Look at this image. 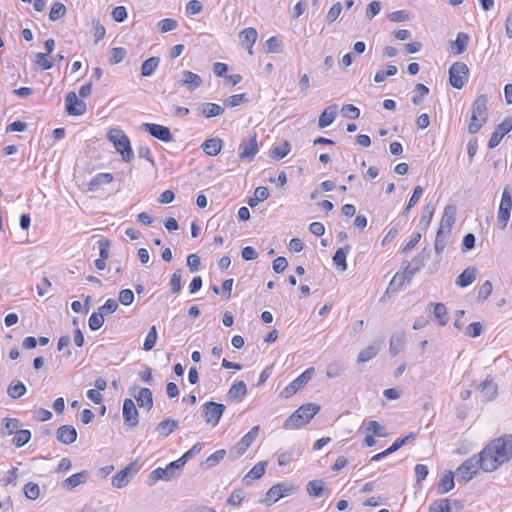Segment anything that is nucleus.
Listing matches in <instances>:
<instances>
[{"label":"nucleus","instance_id":"nucleus-1","mask_svg":"<svg viewBox=\"0 0 512 512\" xmlns=\"http://www.w3.org/2000/svg\"><path fill=\"white\" fill-rule=\"evenodd\" d=\"M482 470L493 472L512 458V435L505 434L487 444L479 453Z\"/></svg>","mask_w":512,"mask_h":512},{"label":"nucleus","instance_id":"nucleus-2","mask_svg":"<svg viewBox=\"0 0 512 512\" xmlns=\"http://www.w3.org/2000/svg\"><path fill=\"white\" fill-rule=\"evenodd\" d=\"M320 410V406L308 403L300 406L284 422L285 428H299L307 424Z\"/></svg>","mask_w":512,"mask_h":512},{"label":"nucleus","instance_id":"nucleus-3","mask_svg":"<svg viewBox=\"0 0 512 512\" xmlns=\"http://www.w3.org/2000/svg\"><path fill=\"white\" fill-rule=\"evenodd\" d=\"M107 138L113 143L115 150L121 154L123 161L130 162L133 159L134 153L130 140L121 129H110L107 133Z\"/></svg>","mask_w":512,"mask_h":512},{"label":"nucleus","instance_id":"nucleus-4","mask_svg":"<svg viewBox=\"0 0 512 512\" xmlns=\"http://www.w3.org/2000/svg\"><path fill=\"white\" fill-rule=\"evenodd\" d=\"M183 469L182 461H172L165 468H156L149 474V483L150 485H154L159 480L163 481H171L177 478Z\"/></svg>","mask_w":512,"mask_h":512},{"label":"nucleus","instance_id":"nucleus-5","mask_svg":"<svg viewBox=\"0 0 512 512\" xmlns=\"http://www.w3.org/2000/svg\"><path fill=\"white\" fill-rule=\"evenodd\" d=\"M260 426L256 425L246 433L228 452V457L235 460L242 456L258 437Z\"/></svg>","mask_w":512,"mask_h":512},{"label":"nucleus","instance_id":"nucleus-6","mask_svg":"<svg viewBox=\"0 0 512 512\" xmlns=\"http://www.w3.org/2000/svg\"><path fill=\"white\" fill-rule=\"evenodd\" d=\"M479 468L482 469L479 454L465 460L456 470L458 481L464 483L470 481L477 474Z\"/></svg>","mask_w":512,"mask_h":512},{"label":"nucleus","instance_id":"nucleus-7","mask_svg":"<svg viewBox=\"0 0 512 512\" xmlns=\"http://www.w3.org/2000/svg\"><path fill=\"white\" fill-rule=\"evenodd\" d=\"M315 368L310 367L306 369L301 375L294 379L288 386H286L280 393L282 398H290L298 390L303 388L314 376Z\"/></svg>","mask_w":512,"mask_h":512},{"label":"nucleus","instance_id":"nucleus-8","mask_svg":"<svg viewBox=\"0 0 512 512\" xmlns=\"http://www.w3.org/2000/svg\"><path fill=\"white\" fill-rule=\"evenodd\" d=\"M469 69L464 62H455L449 68V82L452 87L461 89L468 80Z\"/></svg>","mask_w":512,"mask_h":512},{"label":"nucleus","instance_id":"nucleus-9","mask_svg":"<svg viewBox=\"0 0 512 512\" xmlns=\"http://www.w3.org/2000/svg\"><path fill=\"white\" fill-rule=\"evenodd\" d=\"M225 408L226 407L224 404L213 401L204 403L202 407V414L205 422L210 424L212 427L217 426L225 411Z\"/></svg>","mask_w":512,"mask_h":512},{"label":"nucleus","instance_id":"nucleus-10","mask_svg":"<svg viewBox=\"0 0 512 512\" xmlns=\"http://www.w3.org/2000/svg\"><path fill=\"white\" fill-rule=\"evenodd\" d=\"M294 490L295 487L292 484L280 483L273 485L266 493L264 502L267 505H272L281 498L291 495L294 492Z\"/></svg>","mask_w":512,"mask_h":512},{"label":"nucleus","instance_id":"nucleus-11","mask_svg":"<svg viewBox=\"0 0 512 512\" xmlns=\"http://www.w3.org/2000/svg\"><path fill=\"white\" fill-rule=\"evenodd\" d=\"M258 144L256 140V133L244 138L239 145V158L241 160H252L258 153Z\"/></svg>","mask_w":512,"mask_h":512},{"label":"nucleus","instance_id":"nucleus-12","mask_svg":"<svg viewBox=\"0 0 512 512\" xmlns=\"http://www.w3.org/2000/svg\"><path fill=\"white\" fill-rule=\"evenodd\" d=\"M141 129L160 141L171 142L174 140L170 129L166 126L154 123H143Z\"/></svg>","mask_w":512,"mask_h":512},{"label":"nucleus","instance_id":"nucleus-13","mask_svg":"<svg viewBox=\"0 0 512 512\" xmlns=\"http://www.w3.org/2000/svg\"><path fill=\"white\" fill-rule=\"evenodd\" d=\"M65 107L67 113L71 116H81L86 112V103L79 99L73 91L67 93Z\"/></svg>","mask_w":512,"mask_h":512},{"label":"nucleus","instance_id":"nucleus-14","mask_svg":"<svg viewBox=\"0 0 512 512\" xmlns=\"http://www.w3.org/2000/svg\"><path fill=\"white\" fill-rule=\"evenodd\" d=\"M512 130V118L507 117L505 118L495 129V131L492 133L489 141H488V147L490 149H493L499 145L502 138L509 133Z\"/></svg>","mask_w":512,"mask_h":512},{"label":"nucleus","instance_id":"nucleus-15","mask_svg":"<svg viewBox=\"0 0 512 512\" xmlns=\"http://www.w3.org/2000/svg\"><path fill=\"white\" fill-rule=\"evenodd\" d=\"M124 423L130 427H136L139 423V413L132 399H125L123 402Z\"/></svg>","mask_w":512,"mask_h":512},{"label":"nucleus","instance_id":"nucleus-16","mask_svg":"<svg viewBox=\"0 0 512 512\" xmlns=\"http://www.w3.org/2000/svg\"><path fill=\"white\" fill-rule=\"evenodd\" d=\"M457 208L454 205H447L444 208L442 218L438 230L450 234L451 229L456 221Z\"/></svg>","mask_w":512,"mask_h":512},{"label":"nucleus","instance_id":"nucleus-17","mask_svg":"<svg viewBox=\"0 0 512 512\" xmlns=\"http://www.w3.org/2000/svg\"><path fill=\"white\" fill-rule=\"evenodd\" d=\"M56 437L63 444H72L77 439V431L72 425H62L57 429Z\"/></svg>","mask_w":512,"mask_h":512},{"label":"nucleus","instance_id":"nucleus-18","mask_svg":"<svg viewBox=\"0 0 512 512\" xmlns=\"http://www.w3.org/2000/svg\"><path fill=\"white\" fill-rule=\"evenodd\" d=\"M487 101L488 99L486 95H480L477 97V99L474 101L472 105V114L479 117V120L482 123H486L488 119Z\"/></svg>","mask_w":512,"mask_h":512},{"label":"nucleus","instance_id":"nucleus-19","mask_svg":"<svg viewBox=\"0 0 512 512\" xmlns=\"http://www.w3.org/2000/svg\"><path fill=\"white\" fill-rule=\"evenodd\" d=\"M202 78L191 71L185 70L182 72V78L179 81V85L187 86L190 91L199 88L202 85Z\"/></svg>","mask_w":512,"mask_h":512},{"label":"nucleus","instance_id":"nucleus-20","mask_svg":"<svg viewBox=\"0 0 512 512\" xmlns=\"http://www.w3.org/2000/svg\"><path fill=\"white\" fill-rule=\"evenodd\" d=\"M338 106L336 104L327 107L319 116L318 126L323 129L330 126L337 116Z\"/></svg>","mask_w":512,"mask_h":512},{"label":"nucleus","instance_id":"nucleus-21","mask_svg":"<svg viewBox=\"0 0 512 512\" xmlns=\"http://www.w3.org/2000/svg\"><path fill=\"white\" fill-rule=\"evenodd\" d=\"M248 390L244 381H238L234 383L227 393L228 401L235 402L240 401L244 396H246Z\"/></svg>","mask_w":512,"mask_h":512},{"label":"nucleus","instance_id":"nucleus-22","mask_svg":"<svg viewBox=\"0 0 512 512\" xmlns=\"http://www.w3.org/2000/svg\"><path fill=\"white\" fill-rule=\"evenodd\" d=\"M134 398L137 401L139 407H144L148 411L153 407V394L149 388L139 389L137 394H134Z\"/></svg>","mask_w":512,"mask_h":512},{"label":"nucleus","instance_id":"nucleus-23","mask_svg":"<svg viewBox=\"0 0 512 512\" xmlns=\"http://www.w3.org/2000/svg\"><path fill=\"white\" fill-rule=\"evenodd\" d=\"M133 464L128 465L126 468L119 471L112 479V485L115 488H123L131 481V470Z\"/></svg>","mask_w":512,"mask_h":512},{"label":"nucleus","instance_id":"nucleus-24","mask_svg":"<svg viewBox=\"0 0 512 512\" xmlns=\"http://www.w3.org/2000/svg\"><path fill=\"white\" fill-rule=\"evenodd\" d=\"M199 114L205 118H211L221 115L224 112V108L215 103H202L198 107Z\"/></svg>","mask_w":512,"mask_h":512},{"label":"nucleus","instance_id":"nucleus-25","mask_svg":"<svg viewBox=\"0 0 512 512\" xmlns=\"http://www.w3.org/2000/svg\"><path fill=\"white\" fill-rule=\"evenodd\" d=\"M405 333L402 331L395 332L390 339L389 352L392 356L399 354L405 345Z\"/></svg>","mask_w":512,"mask_h":512},{"label":"nucleus","instance_id":"nucleus-26","mask_svg":"<svg viewBox=\"0 0 512 512\" xmlns=\"http://www.w3.org/2000/svg\"><path fill=\"white\" fill-rule=\"evenodd\" d=\"M178 424L177 420L166 418L157 425L155 430L159 436L168 437L178 427Z\"/></svg>","mask_w":512,"mask_h":512},{"label":"nucleus","instance_id":"nucleus-27","mask_svg":"<svg viewBox=\"0 0 512 512\" xmlns=\"http://www.w3.org/2000/svg\"><path fill=\"white\" fill-rule=\"evenodd\" d=\"M223 141L220 138H210L202 144L203 151L209 156H216L222 149Z\"/></svg>","mask_w":512,"mask_h":512},{"label":"nucleus","instance_id":"nucleus-28","mask_svg":"<svg viewBox=\"0 0 512 512\" xmlns=\"http://www.w3.org/2000/svg\"><path fill=\"white\" fill-rule=\"evenodd\" d=\"M88 480V473L87 471H81L76 474L71 475L70 477L66 478L62 485L66 487L67 489H73L77 487L80 484L86 483Z\"/></svg>","mask_w":512,"mask_h":512},{"label":"nucleus","instance_id":"nucleus-29","mask_svg":"<svg viewBox=\"0 0 512 512\" xmlns=\"http://www.w3.org/2000/svg\"><path fill=\"white\" fill-rule=\"evenodd\" d=\"M479 389L486 400H493L497 395V386L489 377L480 384Z\"/></svg>","mask_w":512,"mask_h":512},{"label":"nucleus","instance_id":"nucleus-30","mask_svg":"<svg viewBox=\"0 0 512 512\" xmlns=\"http://www.w3.org/2000/svg\"><path fill=\"white\" fill-rule=\"evenodd\" d=\"M476 279V269L473 267L466 268L456 279L455 283L459 287H467Z\"/></svg>","mask_w":512,"mask_h":512},{"label":"nucleus","instance_id":"nucleus-31","mask_svg":"<svg viewBox=\"0 0 512 512\" xmlns=\"http://www.w3.org/2000/svg\"><path fill=\"white\" fill-rule=\"evenodd\" d=\"M469 35L464 32L457 34L456 40L451 42V48L454 50L453 53L456 55L462 54L467 49L469 43Z\"/></svg>","mask_w":512,"mask_h":512},{"label":"nucleus","instance_id":"nucleus-32","mask_svg":"<svg viewBox=\"0 0 512 512\" xmlns=\"http://www.w3.org/2000/svg\"><path fill=\"white\" fill-rule=\"evenodd\" d=\"M350 249V245H345L344 247L337 249L333 256L334 264L341 271H345L347 269L346 256L350 252Z\"/></svg>","mask_w":512,"mask_h":512},{"label":"nucleus","instance_id":"nucleus-33","mask_svg":"<svg viewBox=\"0 0 512 512\" xmlns=\"http://www.w3.org/2000/svg\"><path fill=\"white\" fill-rule=\"evenodd\" d=\"M27 391L26 386L20 380H12L7 387V394L12 399H18Z\"/></svg>","mask_w":512,"mask_h":512},{"label":"nucleus","instance_id":"nucleus-34","mask_svg":"<svg viewBox=\"0 0 512 512\" xmlns=\"http://www.w3.org/2000/svg\"><path fill=\"white\" fill-rule=\"evenodd\" d=\"M257 37H258V33H257L256 29H254L252 27L246 28L240 33V38L242 40V43H246L248 45L247 49H248L249 54L253 53L252 46L256 42Z\"/></svg>","mask_w":512,"mask_h":512},{"label":"nucleus","instance_id":"nucleus-35","mask_svg":"<svg viewBox=\"0 0 512 512\" xmlns=\"http://www.w3.org/2000/svg\"><path fill=\"white\" fill-rule=\"evenodd\" d=\"M454 485V474L453 472L449 471L446 474H444L440 479L437 487V492L438 494H445L451 489H453Z\"/></svg>","mask_w":512,"mask_h":512},{"label":"nucleus","instance_id":"nucleus-36","mask_svg":"<svg viewBox=\"0 0 512 512\" xmlns=\"http://www.w3.org/2000/svg\"><path fill=\"white\" fill-rule=\"evenodd\" d=\"M113 181V175L110 173H98L95 177H93L88 186L89 190L93 191L97 187L103 185V184H109Z\"/></svg>","mask_w":512,"mask_h":512},{"label":"nucleus","instance_id":"nucleus-37","mask_svg":"<svg viewBox=\"0 0 512 512\" xmlns=\"http://www.w3.org/2000/svg\"><path fill=\"white\" fill-rule=\"evenodd\" d=\"M31 439V432L27 429H18L14 433V437L12 439V444L17 447H23L27 444Z\"/></svg>","mask_w":512,"mask_h":512},{"label":"nucleus","instance_id":"nucleus-38","mask_svg":"<svg viewBox=\"0 0 512 512\" xmlns=\"http://www.w3.org/2000/svg\"><path fill=\"white\" fill-rule=\"evenodd\" d=\"M160 63V59L158 57H150L142 63L141 66V75L144 77L151 76L155 70L157 69Z\"/></svg>","mask_w":512,"mask_h":512},{"label":"nucleus","instance_id":"nucleus-39","mask_svg":"<svg viewBox=\"0 0 512 512\" xmlns=\"http://www.w3.org/2000/svg\"><path fill=\"white\" fill-rule=\"evenodd\" d=\"M379 352V348L375 345H370L363 349L357 357L358 363H365L373 359Z\"/></svg>","mask_w":512,"mask_h":512},{"label":"nucleus","instance_id":"nucleus-40","mask_svg":"<svg viewBox=\"0 0 512 512\" xmlns=\"http://www.w3.org/2000/svg\"><path fill=\"white\" fill-rule=\"evenodd\" d=\"M365 429L371 432L373 436L385 437L387 435L385 427L375 420H370L364 423Z\"/></svg>","mask_w":512,"mask_h":512},{"label":"nucleus","instance_id":"nucleus-41","mask_svg":"<svg viewBox=\"0 0 512 512\" xmlns=\"http://www.w3.org/2000/svg\"><path fill=\"white\" fill-rule=\"evenodd\" d=\"M344 373V365L340 361H334L328 364L326 369V377L335 379Z\"/></svg>","mask_w":512,"mask_h":512},{"label":"nucleus","instance_id":"nucleus-42","mask_svg":"<svg viewBox=\"0 0 512 512\" xmlns=\"http://www.w3.org/2000/svg\"><path fill=\"white\" fill-rule=\"evenodd\" d=\"M435 208L434 206L427 204L424 209L423 213L421 215V218L419 220V226L421 229L425 230L429 226L431 219L433 217Z\"/></svg>","mask_w":512,"mask_h":512},{"label":"nucleus","instance_id":"nucleus-43","mask_svg":"<svg viewBox=\"0 0 512 512\" xmlns=\"http://www.w3.org/2000/svg\"><path fill=\"white\" fill-rule=\"evenodd\" d=\"M433 313H434V316L437 319L438 323L441 326H444L447 324L449 318H448L447 309L444 304H442V303L435 304Z\"/></svg>","mask_w":512,"mask_h":512},{"label":"nucleus","instance_id":"nucleus-44","mask_svg":"<svg viewBox=\"0 0 512 512\" xmlns=\"http://www.w3.org/2000/svg\"><path fill=\"white\" fill-rule=\"evenodd\" d=\"M324 482L322 480H312L307 483L306 490L310 496L319 497L323 492Z\"/></svg>","mask_w":512,"mask_h":512},{"label":"nucleus","instance_id":"nucleus-45","mask_svg":"<svg viewBox=\"0 0 512 512\" xmlns=\"http://www.w3.org/2000/svg\"><path fill=\"white\" fill-rule=\"evenodd\" d=\"M158 339L157 329L156 326H152L145 338L143 349L145 351H150L154 348L156 341Z\"/></svg>","mask_w":512,"mask_h":512},{"label":"nucleus","instance_id":"nucleus-46","mask_svg":"<svg viewBox=\"0 0 512 512\" xmlns=\"http://www.w3.org/2000/svg\"><path fill=\"white\" fill-rule=\"evenodd\" d=\"M449 235L450 234L445 233L442 230L437 231L436 239H435V246H434L436 253L440 254L443 252V250L445 249V247L447 245Z\"/></svg>","mask_w":512,"mask_h":512},{"label":"nucleus","instance_id":"nucleus-47","mask_svg":"<svg viewBox=\"0 0 512 512\" xmlns=\"http://www.w3.org/2000/svg\"><path fill=\"white\" fill-rule=\"evenodd\" d=\"M66 13V7L64 4L60 2H55L51 10L49 12V19L51 21H57L58 19L62 18Z\"/></svg>","mask_w":512,"mask_h":512},{"label":"nucleus","instance_id":"nucleus-48","mask_svg":"<svg viewBox=\"0 0 512 512\" xmlns=\"http://www.w3.org/2000/svg\"><path fill=\"white\" fill-rule=\"evenodd\" d=\"M267 462L261 461L257 463L245 476V478H251V479H260L266 470Z\"/></svg>","mask_w":512,"mask_h":512},{"label":"nucleus","instance_id":"nucleus-49","mask_svg":"<svg viewBox=\"0 0 512 512\" xmlns=\"http://www.w3.org/2000/svg\"><path fill=\"white\" fill-rule=\"evenodd\" d=\"M227 452L224 449L217 450L213 454H211L204 462V464L208 468H212L216 466L219 462H221L226 456Z\"/></svg>","mask_w":512,"mask_h":512},{"label":"nucleus","instance_id":"nucleus-50","mask_svg":"<svg viewBox=\"0 0 512 512\" xmlns=\"http://www.w3.org/2000/svg\"><path fill=\"white\" fill-rule=\"evenodd\" d=\"M3 423L4 429L2 433L6 435H13L20 427V421L15 418H5Z\"/></svg>","mask_w":512,"mask_h":512},{"label":"nucleus","instance_id":"nucleus-51","mask_svg":"<svg viewBox=\"0 0 512 512\" xmlns=\"http://www.w3.org/2000/svg\"><path fill=\"white\" fill-rule=\"evenodd\" d=\"M416 438V433L411 432L407 436L403 438H398L394 441V443L389 447V452H395L404 445L408 444L409 442L413 441Z\"/></svg>","mask_w":512,"mask_h":512},{"label":"nucleus","instance_id":"nucleus-52","mask_svg":"<svg viewBox=\"0 0 512 512\" xmlns=\"http://www.w3.org/2000/svg\"><path fill=\"white\" fill-rule=\"evenodd\" d=\"M24 494L28 499L36 500L40 495V488L38 484L34 482H28L24 486Z\"/></svg>","mask_w":512,"mask_h":512},{"label":"nucleus","instance_id":"nucleus-53","mask_svg":"<svg viewBox=\"0 0 512 512\" xmlns=\"http://www.w3.org/2000/svg\"><path fill=\"white\" fill-rule=\"evenodd\" d=\"M265 49L268 53L282 52V43L277 37H271L265 42Z\"/></svg>","mask_w":512,"mask_h":512},{"label":"nucleus","instance_id":"nucleus-54","mask_svg":"<svg viewBox=\"0 0 512 512\" xmlns=\"http://www.w3.org/2000/svg\"><path fill=\"white\" fill-rule=\"evenodd\" d=\"M104 324V316L103 313H92L89 317L88 325L89 328L93 331L100 329Z\"/></svg>","mask_w":512,"mask_h":512},{"label":"nucleus","instance_id":"nucleus-55","mask_svg":"<svg viewBox=\"0 0 512 512\" xmlns=\"http://www.w3.org/2000/svg\"><path fill=\"white\" fill-rule=\"evenodd\" d=\"M181 277H182L181 269L175 270V272L172 274L169 284L171 287V292L173 294H177L181 290Z\"/></svg>","mask_w":512,"mask_h":512},{"label":"nucleus","instance_id":"nucleus-56","mask_svg":"<svg viewBox=\"0 0 512 512\" xmlns=\"http://www.w3.org/2000/svg\"><path fill=\"white\" fill-rule=\"evenodd\" d=\"M397 73L395 65H388L385 71H378L374 76V81L377 83L383 82L387 77L393 76Z\"/></svg>","mask_w":512,"mask_h":512},{"label":"nucleus","instance_id":"nucleus-57","mask_svg":"<svg viewBox=\"0 0 512 512\" xmlns=\"http://www.w3.org/2000/svg\"><path fill=\"white\" fill-rule=\"evenodd\" d=\"M48 55L46 53H37L35 55V63L39 65L43 70H49L53 67V62L48 59Z\"/></svg>","mask_w":512,"mask_h":512},{"label":"nucleus","instance_id":"nucleus-58","mask_svg":"<svg viewBox=\"0 0 512 512\" xmlns=\"http://www.w3.org/2000/svg\"><path fill=\"white\" fill-rule=\"evenodd\" d=\"M158 27L162 33H166L176 29L178 22L175 19L165 18L158 22Z\"/></svg>","mask_w":512,"mask_h":512},{"label":"nucleus","instance_id":"nucleus-59","mask_svg":"<svg viewBox=\"0 0 512 512\" xmlns=\"http://www.w3.org/2000/svg\"><path fill=\"white\" fill-rule=\"evenodd\" d=\"M126 56V50L122 47H115L111 50L110 63L118 64L124 60Z\"/></svg>","mask_w":512,"mask_h":512},{"label":"nucleus","instance_id":"nucleus-60","mask_svg":"<svg viewBox=\"0 0 512 512\" xmlns=\"http://www.w3.org/2000/svg\"><path fill=\"white\" fill-rule=\"evenodd\" d=\"M290 149H291L290 144L287 141H285L284 143H282L279 146H276L272 150V155L276 159H282L290 152Z\"/></svg>","mask_w":512,"mask_h":512},{"label":"nucleus","instance_id":"nucleus-61","mask_svg":"<svg viewBox=\"0 0 512 512\" xmlns=\"http://www.w3.org/2000/svg\"><path fill=\"white\" fill-rule=\"evenodd\" d=\"M341 112L344 117L349 119H357L360 116V110L352 104L344 105L341 109Z\"/></svg>","mask_w":512,"mask_h":512},{"label":"nucleus","instance_id":"nucleus-62","mask_svg":"<svg viewBox=\"0 0 512 512\" xmlns=\"http://www.w3.org/2000/svg\"><path fill=\"white\" fill-rule=\"evenodd\" d=\"M118 308V303L114 299H108L101 307L99 312L103 313V316L114 313Z\"/></svg>","mask_w":512,"mask_h":512},{"label":"nucleus","instance_id":"nucleus-63","mask_svg":"<svg viewBox=\"0 0 512 512\" xmlns=\"http://www.w3.org/2000/svg\"><path fill=\"white\" fill-rule=\"evenodd\" d=\"M92 26H93V33L95 36V41L96 42L101 41L105 37V34H106L105 27L100 23L99 20H95V19L92 21Z\"/></svg>","mask_w":512,"mask_h":512},{"label":"nucleus","instance_id":"nucleus-64","mask_svg":"<svg viewBox=\"0 0 512 512\" xmlns=\"http://www.w3.org/2000/svg\"><path fill=\"white\" fill-rule=\"evenodd\" d=\"M493 286L490 281H485L478 290V299L479 300H486L492 293Z\"/></svg>","mask_w":512,"mask_h":512}]
</instances>
